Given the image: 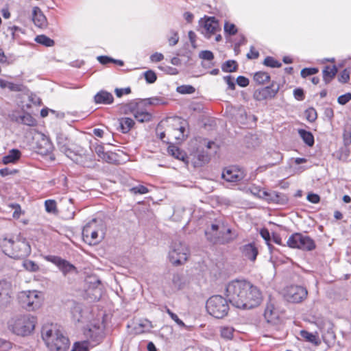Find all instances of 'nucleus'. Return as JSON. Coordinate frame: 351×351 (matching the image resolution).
<instances>
[{
  "instance_id": "69168bd1",
  "label": "nucleus",
  "mask_w": 351,
  "mask_h": 351,
  "mask_svg": "<svg viewBox=\"0 0 351 351\" xmlns=\"http://www.w3.org/2000/svg\"><path fill=\"white\" fill-rule=\"evenodd\" d=\"M224 81L227 83L228 88L231 90L235 89V84L233 81V78L230 75L223 77Z\"/></svg>"
},
{
  "instance_id": "603ef678",
  "label": "nucleus",
  "mask_w": 351,
  "mask_h": 351,
  "mask_svg": "<svg viewBox=\"0 0 351 351\" xmlns=\"http://www.w3.org/2000/svg\"><path fill=\"white\" fill-rule=\"evenodd\" d=\"M92 150L95 152L101 159L106 153L104 147L98 144L93 145Z\"/></svg>"
},
{
  "instance_id": "4c0bfd02",
  "label": "nucleus",
  "mask_w": 351,
  "mask_h": 351,
  "mask_svg": "<svg viewBox=\"0 0 351 351\" xmlns=\"http://www.w3.org/2000/svg\"><path fill=\"white\" fill-rule=\"evenodd\" d=\"M263 64L271 68H279L282 66V64L280 62L270 56H267L265 58Z\"/></svg>"
},
{
  "instance_id": "5fc2aeb1",
  "label": "nucleus",
  "mask_w": 351,
  "mask_h": 351,
  "mask_svg": "<svg viewBox=\"0 0 351 351\" xmlns=\"http://www.w3.org/2000/svg\"><path fill=\"white\" fill-rule=\"evenodd\" d=\"M224 30L230 35H234L237 32V29L234 24L226 23L224 25Z\"/></svg>"
},
{
  "instance_id": "864d4df0",
  "label": "nucleus",
  "mask_w": 351,
  "mask_h": 351,
  "mask_svg": "<svg viewBox=\"0 0 351 351\" xmlns=\"http://www.w3.org/2000/svg\"><path fill=\"white\" fill-rule=\"evenodd\" d=\"M351 100V93H347L344 95L339 96L337 99V101L341 105H345Z\"/></svg>"
},
{
  "instance_id": "a211bd4d",
  "label": "nucleus",
  "mask_w": 351,
  "mask_h": 351,
  "mask_svg": "<svg viewBox=\"0 0 351 351\" xmlns=\"http://www.w3.org/2000/svg\"><path fill=\"white\" fill-rule=\"evenodd\" d=\"M12 120L28 126H35L36 125V120L29 113L12 114Z\"/></svg>"
},
{
  "instance_id": "c9c22d12",
  "label": "nucleus",
  "mask_w": 351,
  "mask_h": 351,
  "mask_svg": "<svg viewBox=\"0 0 351 351\" xmlns=\"http://www.w3.org/2000/svg\"><path fill=\"white\" fill-rule=\"evenodd\" d=\"M138 326L141 329V332H149L154 327L152 322L148 319L141 320Z\"/></svg>"
},
{
  "instance_id": "72a5a7b5",
  "label": "nucleus",
  "mask_w": 351,
  "mask_h": 351,
  "mask_svg": "<svg viewBox=\"0 0 351 351\" xmlns=\"http://www.w3.org/2000/svg\"><path fill=\"white\" fill-rule=\"evenodd\" d=\"M134 117L135 119L141 122V123H144V122H148L149 121H151L152 118V115L147 112H136L134 113Z\"/></svg>"
},
{
  "instance_id": "6e6d98bb",
  "label": "nucleus",
  "mask_w": 351,
  "mask_h": 351,
  "mask_svg": "<svg viewBox=\"0 0 351 351\" xmlns=\"http://www.w3.org/2000/svg\"><path fill=\"white\" fill-rule=\"evenodd\" d=\"M171 36H170L168 38V42L170 46H174L176 45L179 40V36L176 32L172 31L171 32Z\"/></svg>"
},
{
  "instance_id": "cd10ccee",
  "label": "nucleus",
  "mask_w": 351,
  "mask_h": 351,
  "mask_svg": "<svg viewBox=\"0 0 351 351\" xmlns=\"http://www.w3.org/2000/svg\"><path fill=\"white\" fill-rule=\"evenodd\" d=\"M300 136L302 138L304 142L308 146L311 147L314 144V137L311 132L303 129L298 130Z\"/></svg>"
},
{
  "instance_id": "338daca9",
  "label": "nucleus",
  "mask_w": 351,
  "mask_h": 351,
  "mask_svg": "<svg viewBox=\"0 0 351 351\" xmlns=\"http://www.w3.org/2000/svg\"><path fill=\"white\" fill-rule=\"evenodd\" d=\"M98 61L102 64H106L112 62L114 59L106 56H101L97 57Z\"/></svg>"
},
{
  "instance_id": "6e6552de",
  "label": "nucleus",
  "mask_w": 351,
  "mask_h": 351,
  "mask_svg": "<svg viewBox=\"0 0 351 351\" xmlns=\"http://www.w3.org/2000/svg\"><path fill=\"white\" fill-rule=\"evenodd\" d=\"M189 252V248L184 243L180 240L174 241L169 254L170 262L176 266L183 264L188 258Z\"/></svg>"
},
{
  "instance_id": "2f4dec72",
  "label": "nucleus",
  "mask_w": 351,
  "mask_h": 351,
  "mask_svg": "<svg viewBox=\"0 0 351 351\" xmlns=\"http://www.w3.org/2000/svg\"><path fill=\"white\" fill-rule=\"evenodd\" d=\"M234 329L230 326H221L220 328L221 337L226 340H230L233 337Z\"/></svg>"
},
{
  "instance_id": "e433bc0d",
  "label": "nucleus",
  "mask_w": 351,
  "mask_h": 351,
  "mask_svg": "<svg viewBox=\"0 0 351 351\" xmlns=\"http://www.w3.org/2000/svg\"><path fill=\"white\" fill-rule=\"evenodd\" d=\"M58 145L60 150L63 152L68 157H70V154H72L71 149H69L66 143L63 141V138L59 137L58 138Z\"/></svg>"
},
{
  "instance_id": "1a4fd4ad",
  "label": "nucleus",
  "mask_w": 351,
  "mask_h": 351,
  "mask_svg": "<svg viewBox=\"0 0 351 351\" xmlns=\"http://www.w3.org/2000/svg\"><path fill=\"white\" fill-rule=\"evenodd\" d=\"M287 243L291 248H297L305 251H311L316 247L315 241L310 237L298 232L291 235Z\"/></svg>"
},
{
  "instance_id": "9b49d317",
  "label": "nucleus",
  "mask_w": 351,
  "mask_h": 351,
  "mask_svg": "<svg viewBox=\"0 0 351 351\" xmlns=\"http://www.w3.org/2000/svg\"><path fill=\"white\" fill-rule=\"evenodd\" d=\"M307 293L306 288L301 286L291 285L285 289V298L289 302L298 303L306 298Z\"/></svg>"
},
{
  "instance_id": "ea45409f",
  "label": "nucleus",
  "mask_w": 351,
  "mask_h": 351,
  "mask_svg": "<svg viewBox=\"0 0 351 351\" xmlns=\"http://www.w3.org/2000/svg\"><path fill=\"white\" fill-rule=\"evenodd\" d=\"M176 90L180 94H192L195 91V88L191 85H182L178 86Z\"/></svg>"
},
{
  "instance_id": "9d476101",
  "label": "nucleus",
  "mask_w": 351,
  "mask_h": 351,
  "mask_svg": "<svg viewBox=\"0 0 351 351\" xmlns=\"http://www.w3.org/2000/svg\"><path fill=\"white\" fill-rule=\"evenodd\" d=\"M45 259L56 265L64 276L78 273L77 268L73 264L60 256L49 255L46 256Z\"/></svg>"
},
{
  "instance_id": "c03bdc74",
  "label": "nucleus",
  "mask_w": 351,
  "mask_h": 351,
  "mask_svg": "<svg viewBox=\"0 0 351 351\" xmlns=\"http://www.w3.org/2000/svg\"><path fill=\"white\" fill-rule=\"evenodd\" d=\"M138 107V103L136 101H131L123 106L125 113L134 112Z\"/></svg>"
},
{
  "instance_id": "f3484780",
  "label": "nucleus",
  "mask_w": 351,
  "mask_h": 351,
  "mask_svg": "<svg viewBox=\"0 0 351 351\" xmlns=\"http://www.w3.org/2000/svg\"><path fill=\"white\" fill-rule=\"evenodd\" d=\"M221 177L226 181L229 182H237L241 180L243 178V173L236 167H231L225 169L223 171Z\"/></svg>"
},
{
  "instance_id": "39448f33",
  "label": "nucleus",
  "mask_w": 351,
  "mask_h": 351,
  "mask_svg": "<svg viewBox=\"0 0 351 351\" xmlns=\"http://www.w3.org/2000/svg\"><path fill=\"white\" fill-rule=\"evenodd\" d=\"M36 318L31 315H23L12 319L9 323L10 330L17 335H29L35 327Z\"/></svg>"
},
{
  "instance_id": "20e7f679",
  "label": "nucleus",
  "mask_w": 351,
  "mask_h": 351,
  "mask_svg": "<svg viewBox=\"0 0 351 351\" xmlns=\"http://www.w3.org/2000/svg\"><path fill=\"white\" fill-rule=\"evenodd\" d=\"M1 246L6 255L15 259L25 258L31 252L30 245L25 239L14 241L5 239L2 241Z\"/></svg>"
},
{
  "instance_id": "774afa93",
  "label": "nucleus",
  "mask_w": 351,
  "mask_h": 351,
  "mask_svg": "<svg viewBox=\"0 0 351 351\" xmlns=\"http://www.w3.org/2000/svg\"><path fill=\"white\" fill-rule=\"evenodd\" d=\"M164 56L161 53L156 52L150 56L152 62H158L163 60Z\"/></svg>"
},
{
  "instance_id": "c85d7f7f",
  "label": "nucleus",
  "mask_w": 351,
  "mask_h": 351,
  "mask_svg": "<svg viewBox=\"0 0 351 351\" xmlns=\"http://www.w3.org/2000/svg\"><path fill=\"white\" fill-rule=\"evenodd\" d=\"M270 76L266 72L259 71L256 72L254 75V80L258 84H263L269 81Z\"/></svg>"
},
{
  "instance_id": "f8f14e48",
  "label": "nucleus",
  "mask_w": 351,
  "mask_h": 351,
  "mask_svg": "<svg viewBox=\"0 0 351 351\" xmlns=\"http://www.w3.org/2000/svg\"><path fill=\"white\" fill-rule=\"evenodd\" d=\"M96 222L95 219H93L86 224L82 230L83 239L89 245H95L100 241Z\"/></svg>"
},
{
  "instance_id": "a19ab883",
  "label": "nucleus",
  "mask_w": 351,
  "mask_h": 351,
  "mask_svg": "<svg viewBox=\"0 0 351 351\" xmlns=\"http://www.w3.org/2000/svg\"><path fill=\"white\" fill-rule=\"evenodd\" d=\"M45 210L47 213H55L57 210L56 202L53 199H47L45 202Z\"/></svg>"
},
{
  "instance_id": "79ce46f5",
  "label": "nucleus",
  "mask_w": 351,
  "mask_h": 351,
  "mask_svg": "<svg viewBox=\"0 0 351 351\" xmlns=\"http://www.w3.org/2000/svg\"><path fill=\"white\" fill-rule=\"evenodd\" d=\"M44 144V147L40 148V153L42 154H47L51 152L53 149L52 143L47 138H43L42 141Z\"/></svg>"
},
{
  "instance_id": "3c124183",
  "label": "nucleus",
  "mask_w": 351,
  "mask_h": 351,
  "mask_svg": "<svg viewBox=\"0 0 351 351\" xmlns=\"http://www.w3.org/2000/svg\"><path fill=\"white\" fill-rule=\"evenodd\" d=\"M199 57L201 58V59H203V60H208V61H210V60H213V58H214V55H213V53L210 51H208V50H204V51H202L199 54Z\"/></svg>"
},
{
  "instance_id": "4468645a",
  "label": "nucleus",
  "mask_w": 351,
  "mask_h": 351,
  "mask_svg": "<svg viewBox=\"0 0 351 351\" xmlns=\"http://www.w3.org/2000/svg\"><path fill=\"white\" fill-rule=\"evenodd\" d=\"M11 282L3 279L0 280V307H5L11 301L12 293Z\"/></svg>"
},
{
  "instance_id": "c756f323",
  "label": "nucleus",
  "mask_w": 351,
  "mask_h": 351,
  "mask_svg": "<svg viewBox=\"0 0 351 351\" xmlns=\"http://www.w3.org/2000/svg\"><path fill=\"white\" fill-rule=\"evenodd\" d=\"M35 41L37 43L41 44L45 47H52L54 45L55 42L53 40L47 37L44 34L38 35L35 38Z\"/></svg>"
},
{
  "instance_id": "bf43d9fd",
  "label": "nucleus",
  "mask_w": 351,
  "mask_h": 351,
  "mask_svg": "<svg viewBox=\"0 0 351 351\" xmlns=\"http://www.w3.org/2000/svg\"><path fill=\"white\" fill-rule=\"evenodd\" d=\"M12 348V343L5 339L0 338V350L1 351H7Z\"/></svg>"
},
{
  "instance_id": "f257e3e1",
  "label": "nucleus",
  "mask_w": 351,
  "mask_h": 351,
  "mask_svg": "<svg viewBox=\"0 0 351 351\" xmlns=\"http://www.w3.org/2000/svg\"><path fill=\"white\" fill-rule=\"evenodd\" d=\"M229 302L241 309H250L258 306L262 300L260 289L248 281L235 280L226 287Z\"/></svg>"
},
{
  "instance_id": "37998d69",
  "label": "nucleus",
  "mask_w": 351,
  "mask_h": 351,
  "mask_svg": "<svg viewBox=\"0 0 351 351\" xmlns=\"http://www.w3.org/2000/svg\"><path fill=\"white\" fill-rule=\"evenodd\" d=\"M166 312L169 314L171 318L180 327H185L184 323L179 319L178 315L173 313L167 306L165 307Z\"/></svg>"
},
{
  "instance_id": "2eb2a0df",
  "label": "nucleus",
  "mask_w": 351,
  "mask_h": 351,
  "mask_svg": "<svg viewBox=\"0 0 351 351\" xmlns=\"http://www.w3.org/2000/svg\"><path fill=\"white\" fill-rule=\"evenodd\" d=\"M258 196L266 200L269 203H276V204H284L287 199L286 197L278 192L276 191H266L260 190L258 193Z\"/></svg>"
},
{
  "instance_id": "0eeeda50",
  "label": "nucleus",
  "mask_w": 351,
  "mask_h": 351,
  "mask_svg": "<svg viewBox=\"0 0 351 351\" xmlns=\"http://www.w3.org/2000/svg\"><path fill=\"white\" fill-rule=\"evenodd\" d=\"M43 299V293L36 290L23 291L18 295L20 304L29 311L38 308L42 304Z\"/></svg>"
},
{
  "instance_id": "0e129e2a",
  "label": "nucleus",
  "mask_w": 351,
  "mask_h": 351,
  "mask_svg": "<svg viewBox=\"0 0 351 351\" xmlns=\"http://www.w3.org/2000/svg\"><path fill=\"white\" fill-rule=\"evenodd\" d=\"M173 283L174 285L178 289H180L182 288V285L181 282V277L179 274H175L173 276Z\"/></svg>"
},
{
  "instance_id": "4d7b16f0",
  "label": "nucleus",
  "mask_w": 351,
  "mask_h": 351,
  "mask_svg": "<svg viewBox=\"0 0 351 351\" xmlns=\"http://www.w3.org/2000/svg\"><path fill=\"white\" fill-rule=\"evenodd\" d=\"M294 97L298 101L304 99V93L302 88H298L293 90Z\"/></svg>"
},
{
  "instance_id": "7c9ffc66",
  "label": "nucleus",
  "mask_w": 351,
  "mask_h": 351,
  "mask_svg": "<svg viewBox=\"0 0 351 351\" xmlns=\"http://www.w3.org/2000/svg\"><path fill=\"white\" fill-rule=\"evenodd\" d=\"M0 87L2 88H7L11 91L18 92L21 90V85L2 79L0 80Z\"/></svg>"
},
{
  "instance_id": "f704fd0d",
  "label": "nucleus",
  "mask_w": 351,
  "mask_h": 351,
  "mask_svg": "<svg viewBox=\"0 0 351 351\" xmlns=\"http://www.w3.org/2000/svg\"><path fill=\"white\" fill-rule=\"evenodd\" d=\"M25 269L29 271L35 272L39 270V266L31 260H25L23 263Z\"/></svg>"
},
{
  "instance_id": "052dcab7",
  "label": "nucleus",
  "mask_w": 351,
  "mask_h": 351,
  "mask_svg": "<svg viewBox=\"0 0 351 351\" xmlns=\"http://www.w3.org/2000/svg\"><path fill=\"white\" fill-rule=\"evenodd\" d=\"M237 84L241 86V87H246L247 86H248L249 84V80L244 77V76H239L237 78Z\"/></svg>"
},
{
  "instance_id": "aec40b11",
  "label": "nucleus",
  "mask_w": 351,
  "mask_h": 351,
  "mask_svg": "<svg viewBox=\"0 0 351 351\" xmlns=\"http://www.w3.org/2000/svg\"><path fill=\"white\" fill-rule=\"evenodd\" d=\"M32 20L35 25L43 28L47 26V19L38 7H34L32 12Z\"/></svg>"
},
{
  "instance_id": "8fccbe9b",
  "label": "nucleus",
  "mask_w": 351,
  "mask_h": 351,
  "mask_svg": "<svg viewBox=\"0 0 351 351\" xmlns=\"http://www.w3.org/2000/svg\"><path fill=\"white\" fill-rule=\"evenodd\" d=\"M101 159L108 163H114L116 161V154L112 152H106Z\"/></svg>"
},
{
  "instance_id": "a878e982",
  "label": "nucleus",
  "mask_w": 351,
  "mask_h": 351,
  "mask_svg": "<svg viewBox=\"0 0 351 351\" xmlns=\"http://www.w3.org/2000/svg\"><path fill=\"white\" fill-rule=\"evenodd\" d=\"M21 156V152L19 149H12L10 150L8 155L3 157V162L4 164L14 163Z\"/></svg>"
},
{
  "instance_id": "49530a36",
  "label": "nucleus",
  "mask_w": 351,
  "mask_h": 351,
  "mask_svg": "<svg viewBox=\"0 0 351 351\" xmlns=\"http://www.w3.org/2000/svg\"><path fill=\"white\" fill-rule=\"evenodd\" d=\"M306 119L313 122L317 119V112L313 108H310L305 111Z\"/></svg>"
},
{
  "instance_id": "b1692460",
  "label": "nucleus",
  "mask_w": 351,
  "mask_h": 351,
  "mask_svg": "<svg viewBox=\"0 0 351 351\" xmlns=\"http://www.w3.org/2000/svg\"><path fill=\"white\" fill-rule=\"evenodd\" d=\"M120 131L128 133L134 125L133 119L129 117H123L119 119Z\"/></svg>"
},
{
  "instance_id": "7ed1b4c3",
  "label": "nucleus",
  "mask_w": 351,
  "mask_h": 351,
  "mask_svg": "<svg viewBox=\"0 0 351 351\" xmlns=\"http://www.w3.org/2000/svg\"><path fill=\"white\" fill-rule=\"evenodd\" d=\"M42 338L51 351H66L69 348V339L53 325L43 327Z\"/></svg>"
},
{
  "instance_id": "4be33fe9",
  "label": "nucleus",
  "mask_w": 351,
  "mask_h": 351,
  "mask_svg": "<svg viewBox=\"0 0 351 351\" xmlns=\"http://www.w3.org/2000/svg\"><path fill=\"white\" fill-rule=\"evenodd\" d=\"M264 317L267 322L269 323H274L278 319V314L273 304L269 303L267 304Z\"/></svg>"
},
{
  "instance_id": "ddd939ff",
  "label": "nucleus",
  "mask_w": 351,
  "mask_h": 351,
  "mask_svg": "<svg viewBox=\"0 0 351 351\" xmlns=\"http://www.w3.org/2000/svg\"><path fill=\"white\" fill-rule=\"evenodd\" d=\"M280 89L278 84L274 85L273 82L271 86L256 89L253 94V98L258 101L274 98Z\"/></svg>"
},
{
  "instance_id": "e2e57ef3",
  "label": "nucleus",
  "mask_w": 351,
  "mask_h": 351,
  "mask_svg": "<svg viewBox=\"0 0 351 351\" xmlns=\"http://www.w3.org/2000/svg\"><path fill=\"white\" fill-rule=\"evenodd\" d=\"M159 68L169 75H177L178 73V69L174 67L165 66V67L160 66Z\"/></svg>"
},
{
  "instance_id": "393cba45",
  "label": "nucleus",
  "mask_w": 351,
  "mask_h": 351,
  "mask_svg": "<svg viewBox=\"0 0 351 351\" xmlns=\"http://www.w3.org/2000/svg\"><path fill=\"white\" fill-rule=\"evenodd\" d=\"M323 79L326 84L329 83L336 75L337 69L335 66H326L323 70Z\"/></svg>"
},
{
  "instance_id": "bb28decb",
  "label": "nucleus",
  "mask_w": 351,
  "mask_h": 351,
  "mask_svg": "<svg viewBox=\"0 0 351 351\" xmlns=\"http://www.w3.org/2000/svg\"><path fill=\"white\" fill-rule=\"evenodd\" d=\"M300 336L306 341L313 343L315 346H319L321 343V341L316 335L309 332L306 330H301Z\"/></svg>"
},
{
  "instance_id": "6ab92c4d",
  "label": "nucleus",
  "mask_w": 351,
  "mask_h": 351,
  "mask_svg": "<svg viewBox=\"0 0 351 351\" xmlns=\"http://www.w3.org/2000/svg\"><path fill=\"white\" fill-rule=\"evenodd\" d=\"M241 252L246 258L254 262L258 254V249L254 243H248L241 247Z\"/></svg>"
},
{
  "instance_id": "423d86ee",
  "label": "nucleus",
  "mask_w": 351,
  "mask_h": 351,
  "mask_svg": "<svg viewBox=\"0 0 351 351\" xmlns=\"http://www.w3.org/2000/svg\"><path fill=\"white\" fill-rule=\"evenodd\" d=\"M206 306L208 313L217 319L226 316L229 311L228 300L219 295L210 297L207 300Z\"/></svg>"
},
{
  "instance_id": "58836bf2",
  "label": "nucleus",
  "mask_w": 351,
  "mask_h": 351,
  "mask_svg": "<svg viewBox=\"0 0 351 351\" xmlns=\"http://www.w3.org/2000/svg\"><path fill=\"white\" fill-rule=\"evenodd\" d=\"M88 342L84 341L75 342L71 351H88Z\"/></svg>"
},
{
  "instance_id": "09e8293b",
  "label": "nucleus",
  "mask_w": 351,
  "mask_h": 351,
  "mask_svg": "<svg viewBox=\"0 0 351 351\" xmlns=\"http://www.w3.org/2000/svg\"><path fill=\"white\" fill-rule=\"evenodd\" d=\"M319 71L317 68H304L301 71V76L302 77H306L307 76L316 74Z\"/></svg>"
},
{
  "instance_id": "412c9836",
  "label": "nucleus",
  "mask_w": 351,
  "mask_h": 351,
  "mask_svg": "<svg viewBox=\"0 0 351 351\" xmlns=\"http://www.w3.org/2000/svg\"><path fill=\"white\" fill-rule=\"evenodd\" d=\"M94 100L96 104H110L113 102L114 97L110 93L101 90L95 95Z\"/></svg>"
},
{
  "instance_id": "13d9d810",
  "label": "nucleus",
  "mask_w": 351,
  "mask_h": 351,
  "mask_svg": "<svg viewBox=\"0 0 351 351\" xmlns=\"http://www.w3.org/2000/svg\"><path fill=\"white\" fill-rule=\"evenodd\" d=\"M350 80V72L345 69L343 70L340 75L339 76V81L342 83H346Z\"/></svg>"
},
{
  "instance_id": "473e14b6",
  "label": "nucleus",
  "mask_w": 351,
  "mask_h": 351,
  "mask_svg": "<svg viewBox=\"0 0 351 351\" xmlns=\"http://www.w3.org/2000/svg\"><path fill=\"white\" fill-rule=\"evenodd\" d=\"M237 68L238 64L235 60H228L225 62L221 66L223 71L228 73L236 71Z\"/></svg>"
},
{
  "instance_id": "a18cd8bd",
  "label": "nucleus",
  "mask_w": 351,
  "mask_h": 351,
  "mask_svg": "<svg viewBox=\"0 0 351 351\" xmlns=\"http://www.w3.org/2000/svg\"><path fill=\"white\" fill-rule=\"evenodd\" d=\"M144 76L146 82L149 84L155 82L157 79L156 74L152 70L145 71Z\"/></svg>"
},
{
  "instance_id": "dca6fc26",
  "label": "nucleus",
  "mask_w": 351,
  "mask_h": 351,
  "mask_svg": "<svg viewBox=\"0 0 351 351\" xmlns=\"http://www.w3.org/2000/svg\"><path fill=\"white\" fill-rule=\"evenodd\" d=\"M219 30V23L214 17H208L204 21L202 33L207 38H210L213 34Z\"/></svg>"
},
{
  "instance_id": "5701e85b",
  "label": "nucleus",
  "mask_w": 351,
  "mask_h": 351,
  "mask_svg": "<svg viewBox=\"0 0 351 351\" xmlns=\"http://www.w3.org/2000/svg\"><path fill=\"white\" fill-rule=\"evenodd\" d=\"M168 153L173 156L175 158L178 159L180 160H182L184 162H187V156L186 154L183 152L182 150H180L178 147H177L175 145H169L168 147Z\"/></svg>"
},
{
  "instance_id": "f03ea898",
  "label": "nucleus",
  "mask_w": 351,
  "mask_h": 351,
  "mask_svg": "<svg viewBox=\"0 0 351 351\" xmlns=\"http://www.w3.org/2000/svg\"><path fill=\"white\" fill-rule=\"evenodd\" d=\"M205 235L210 243L221 245L228 244L237 238V234L221 219H215L205 230Z\"/></svg>"
},
{
  "instance_id": "680f3d73",
  "label": "nucleus",
  "mask_w": 351,
  "mask_h": 351,
  "mask_svg": "<svg viewBox=\"0 0 351 351\" xmlns=\"http://www.w3.org/2000/svg\"><path fill=\"white\" fill-rule=\"evenodd\" d=\"M197 158L199 160V165H202L206 162H208L210 160V156L208 153L203 152L202 154H198Z\"/></svg>"
},
{
  "instance_id": "de8ad7c7",
  "label": "nucleus",
  "mask_w": 351,
  "mask_h": 351,
  "mask_svg": "<svg viewBox=\"0 0 351 351\" xmlns=\"http://www.w3.org/2000/svg\"><path fill=\"white\" fill-rule=\"evenodd\" d=\"M130 191L134 194H145L149 192L148 189L143 185L134 186Z\"/></svg>"
}]
</instances>
